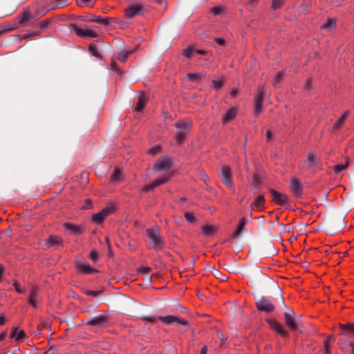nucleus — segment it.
Returning <instances> with one entry per match:
<instances>
[{
    "label": "nucleus",
    "mask_w": 354,
    "mask_h": 354,
    "mask_svg": "<svg viewBox=\"0 0 354 354\" xmlns=\"http://www.w3.org/2000/svg\"><path fill=\"white\" fill-rule=\"evenodd\" d=\"M148 239L153 244V248L160 250L164 248V241L157 226H153L147 230Z\"/></svg>",
    "instance_id": "obj_1"
},
{
    "label": "nucleus",
    "mask_w": 354,
    "mask_h": 354,
    "mask_svg": "<svg viewBox=\"0 0 354 354\" xmlns=\"http://www.w3.org/2000/svg\"><path fill=\"white\" fill-rule=\"evenodd\" d=\"M265 96V88L263 86H259L257 89V93L254 98V114L259 115L263 110V101Z\"/></svg>",
    "instance_id": "obj_2"
},
{
    "label": "nucleus",
    "mask_w": 354,
    "mask_h": 354,
    "mask_svg": "<svg viewBox=\"0 0 354 354\" xmlns=\"http://www.w3.org/2000/svg\"><path fill=\"white\" fill-rule=\"evenodd\" d=\"M162 323L165 325H186L187 322L179 316L174 315H166V316H160L158 318Z\"/></svg>",
    "instance_id": "obj_3"
},
{
    "label": "nucleus",
    "mask_w": 354,
    "mask_h": 354,
    "mask_svg": "<svg viewBox=\"0 0 354 354\" xmlns=\"http://www.w3.org/2000/svg\"><path fill=\"white\" fill-rule=\"evenodd\" d=\"M221 177L223 183L231 189L234 191L233 181H232V174L229 166L223 165L221 167Z\"/></svg>",
    "instance_id": "obj_4"
},
{
    "label": "nucleus",
    "mask_w": 354,
    "mask_h": 354,
    "mask_svg": "<svg viewBox=\"0 0 354 354\" xmlns=\"http://www.w3.org/2000/svg\"><path fill=\"white\" fill-rule=\"evenodd\" d=\"M33 19L30 8H26L18 16V24L19 26H25Z\"/></svg>",
    "instance_id": "obj_5"
},
{
    "label": "nucleus",
    "mask_w": 354,
    "mask_h": 354,
    "mask_svg": "<svg viewBox=\"0 0 354 354\" xmlns=\"http://www.w3.org/2000/svg\"><path fill=\"white\" fill-rule=\"evenodd\" d=\"M73 30L79 37L95 38L97 36L95 31L88 28H81L76 25L73 26Z\"/></svg>",
    "instance_id": "obj_6"
},
{
    "label": "nucleus",
    "mask_w": 354,
    "mask_h": 354,
    "mask_svg": "<svg viewBox=\"0 0 354 354\" xmlns=\"http://www.w3.org/2000/svg\"><path fill=\"white\" fill-rule=\"evenodd\" d=\"M257 308L260 311H265L266 313L272 312L274 306V305L266 298H261L257 303Z\"/></svg>",
    "instance_id": "obj_7"
},
{
    "label": "nucleus",
    "mask_w": 354,
    "mask_h": 354,
    "mask_svg": "<svg viewBox=\"0 0 354 354\" xmlns=\"http://www.w3.org/2000/svg\"><path fill=\"white\" fill-rule=\"evenodd\" d=\"M171 166V160L167 157H160L157 160L153 166L155 171H159L161 170H166Z\"/></svg>",
    "instance_id": "obj_8"
},
{
    "label": "nucleus",
    "mask_w": 354,
    "mask_h": 354,
    "mask_svg": "<svg viewBox=\"0 0 354 354\" xmlns=\"http://www.w3.org/2000/svg\"><path fill=\"white\" fill-rule=\"evenodd\" d=\"M270 192L272 196V201L276 204L284 205L288 203V198L286 194L274 189H270Z\"/></svg>",
    "instance_id": "obj_9"
},
{
    "label": "nucleus",
    "mask_w": 354,
    "mask_h": 354,
    "mask_svg": "<svg viewBox=\"0 0 354 354\" xmlns=\"http://www.w3.org/2000/svg\"><path fill=\"white\" fill-rule=\"evenodd\" d=\"M143 6L141 3L132 5L125 10V15L128 18H133L142 13Z\"/></svg>",
    "instance_id": "obj_10"
},
{
    "label": "nucleus",
    "mask_w": 354,
    "mask_h": 354,
    "mask_svg": "<svg viewBox=\"0 0 354 354\" xmlns=\"http://www.w3.org/2000/svg\"><path fill=\"white\" fill-rule=\"evenodd\" d=\"M62 239L56 235H50L45 240V244L47 248L57 247L62 244Z\"/></svg>",
    "instance_id": "obj_11"
},
{
    "label": "nucleus",
    "mask_w": 354,
    "mask_h": 354,
    "mask_svg": "<svg viewBox=\"0 0 354 354\" xmlns=\"http://www.w3.org/2000/svg\"><path fill=\"white\" fill-rule=\"evenodd\" d=\"M319 165V160L314 152L310 151L308 154L306 167L308 169H314Z\"/></svg>",
    "instance_id": "obj_12"
},
{
    "label": "nucleus",
    "mask_w": 354,
    "mask_h": 354,
    "mask_svg": "<svg viewBox=\"0 0 354 354\" xmlns=\"http://www.w3.org/2000/svg\"><path fill=\"white\" fill-rule=\"evenodd\" d=\"M64 226L66 230L71 231L73 234H81L84 232V229L80 225H73L70 223H65Z\"/></svg>",
    "instance_id": "obj_13"
},
{
    "label": "nucleus",
    "mask_w": 354,
    "mask_h": 354,
    "mask_svg": "<svg viewBox=\"0 0 354 354\" xmlns=\"http://www.w3.org/2000/svg\"><path fill=\"white\" fill-rule=\"evenodd\" d=\"M168 179H169V176H167L160 178L159 179L155 180L151 184L147 185L145 187H143L142 190L149 191L150 189H152L154 187L166 183L168 180Z\"/></svg>",
    "instance_id": "obj_14"
},
{
    "label": "nucleus",
    "mask_w": 354,
    "mask_h": 354,
    "mask_svg": "<svg viewBox=\"0 0 354 354\" xmlns=\"http://www.w3.org/2000/svg\"><path fill=\"white\" fill-rule=\"evenodd\" d=\"M218 229V227L212 224H205L201 227V231L205 236H211L214 234Z\"/></svg>",
    "instance_id": "obj_15"
},
{
    "label": "nucleus",
    "mask_w": 354,
    "mask_h": 354,
    "mask_svg": "<svg viewBox=\"0 0 354 354\" xmlns=\"http://www.w3.org/2000/svg\"><path fill=\"white\" fill-rule=\"evenodd\" d=\"M290 189L291 191L295 195L301 194L302 187L300 182L297 178H292L290 181Z\"/></svg>",
    "instance_id": "obj_16"
},
{
    "label": "nucleus",
    "mask_w": 354,
    "mask_h": 354,
    "mask_svg": "<svg viewBox=\"0 0 354 354\" xmlns=\"http://www.w3.org/2000/svg\"><path fill=\"white\" fill-rule=\"evenodd\" d=\"M236 109L234 107H232L226 112L225 115L223 117V122L227 123L234 119L236 115Z\"/></svg>",
    "instance_id": "obj_17"
},
{
    "label": "nucleus",
    "mask_w": 354,
    "mask_h": 354,
    "mask_svg": "<svg viewBox=\"0 0 354 354\" xmlns=\"http://www.w3.org/2000/svg\"><path fill=\"white\" fill-rule=\"evenodd\" d=\"M286 324L292 330H295L297 328V324L293 316L289 314H284Z\"/></svg>",
    "instance_id": "obj_18"
},
{
    "label": "nucleus",
    "mask_w": 354,
    "mask_h": 354,
    "mask_svg": "<svg viewBox=\"0 0 354 354\" xmlns=\"http://www.w3.org/2000/svg\"><path fill=\"white\" fill-rule=\"evenodd\" d=\"M269 323H270L271 328L274 330H275L277 333H278L279 334H280L283 336H286L287 335V332L285 330L283 327L279 323L274 322V321L269 322Z\"/></svg>",
    "instance_id": "obj_19"
},
{
    "label": "nucleus",
    "mask_w": 354,
    "mask_h": 354,
    "mask_svg": "<svg viewBox=\"0 0 354 354\" xmlns=\"http://www.w3.org/2000/svg\"><path fill=\"white\" fill-rule=\"evenodd\" d=\"M26 336V333L23 330H19L17 328L12 329L10 333V338L15 339L16 341H19Z\"/></svg>",
    "instance_id": "obj_20"
},
{
    "label": "nucleus",
    "mask_w": 354,
    "mask_h": 354,
    "mask_svg": "<svg viewBox=\"0 0 354 354\" xmlns=\"http://www.w3.org/2000/svg\"><path fill=\"white\" fill-rule=\"evenodd\" d=\"M248 223V221L245 218H242L238 224L236 230L233 232V237H237L244 230V226Z\"/></svg>",
    "instance_id": "obj_21"
},
{
    "label": "nucleus",
    "mask_w": 354,
    "mask_h": 354,
    "mask_svg": "<svg viewBox=\"0 0 354 354\" xmlns=\"http://www.w3.org/2000/svg\"><path fill=\"white\" fill-rule=\"evenodd\" d=\"M176 127L180 131L187 132L192 127V123L189 121H180L176 124Z\"/></svg>",
    "instance_id": "obj_22"
},
{
    "label": "nucleus",
    "mask_w": 354,
    "mask_h": 354,
    "mask_svg": "<svg viewBox=\"0 0 354 354\" xmlns=\"http://www.w3.org/2000/svg\"><path fill=\"white\" fill-rule=\"evenodd\" d=\"M133 50H121L118 53V59L121 62H125L129 55L133 53Z\"/></svg>",
    "instance_id": "obj_23"
},
{
    "label": "nucleus",
    "mask_w": 354,
    "mask_h": 354,
    "mask_svg": "<svg viewBox=\"0 0 354 354\" xmlns=\"http://www.w3.org/2000/svg\"><path fill=\"white\" fill-rule=\"evenodd\" d=\"M348 116V112H344L342 115L335 122L333 125V129H339L345 122L346 118Z\"/></svg>",
    "instance_id": "obj_24"
},
{
    "label": "nucleus",
    "mask_w": 354,
    "mask_h": 354,
    "mask_svg": "<svg viewBox=\"0 0 354 354\" xmlns=\"http://www.w3.org/2000/svg\"><path fill=\"white\" fill-rule=\"evenodd\" d=\"M146 103H147V99H146L145 96L143 94L140 95L138 97L135 110L136 111H142V109L145 107Z\"/></svg>",
    "instance_id": "obj_25"
},
{
    "label": "nucleus",
    "mask_w": 354,
    "mask_h": 354,
    "mask_svg": "<svg viewBox=\"0 0 354 354\" xmlns=\"http://www.w3.org/2000/svg\"><path fill=\"white\" fill-rule=\"evenodd\" d=\"M106 216L103 214L102 211L93 214L91 217L92 221L95 224H100L103 222Z\"/></svg>",
    "instance_id": "obj_26"
},
{
    "label": "nucleus",
    "mask_w": 354,
    "mask_h": 354,
    "mask_svg": "<svg viewBox=\"0 0 354 354\" xmlns=\"http://www.w3.org/2000/svg\"><path fill=\"white\" fill-rule=\"evenodd\" d=\"M336 25V21L335 19L330 18L322 26V28L330 31L335 28Z\"/></svg>",
    "instance_id": "obj_27"
},
{
    "label": "nucleus",
    "mask_w": 354,
    "mask_h": 354,
    "mask_svg": "<svg viewBox=\"0 0 354 354\" xmlns=\"http://www.w3.org/2000/svg\"><path fill=\"white\" fill-rule=\"evenodd\" d=\"M116 210L115 206L113 205H109L104 207L101 211L103 214L107 217L108 216L113 214Z\"/></svg>",
    "instance_id": "obj_28"
},
{
    "label": "nucleus",
    "mask_w": 354,
    "mask_h": 354,
    "mask_svg": "<svg viewBox=\"0 0 354 354\" xmlns=\"http://www.w3.org/2000/svg\"><path fill=\"white\" fill-rule=\"evenodd\" d=\"M79 270L84 273L88 274L93 271V269L88 263H83L79 265Z\"/></svg>",
    "instance_id": "obj_29"
},
{
    "label": "nucleus",
    "mask_w": 354,
    "mask_h": 354,
    "mask_svg": "<svg viewBox=\"0 0 354 354\" xmlns=\"http://www.w3.org/2000/svg\"><path fill=\"white\" fill-rule=\"evenodd\" d=\"M104 322V318L102 317H95L91 319L87 322L88 324L90 325H97Z\"/></svg>",
    "instance_id": "obj_30"
},
{
    "label": "nucleus",
    "mask_w": 354,
    "mask_h": 354,
    "mask_svg": "<svg viewBox=\"0 0 354 354\" xmlns=\"http://www.w3.org/2000/svg\"><path fill=\"white\" fill-rule=\"evenodd\" d=\"M264 202V196L263 195H260L256 198L255 201L253 203V205H254L257 207H263Z\"/></svg>",
    "instance_id": "obj_31"
},
{
    "label": "nucleus",
    "mask_w": 354,
    "mask_h": 354,
    "mask_svg": "<svg viewBox=\"0 0 354 354\" xmlns=\"http://www.w3.org/2000/svg\"><path fill=\"white\" fill-rule=\"evenodd\" d=\"M335 340V337L332 335L328 336L326 339L324 341V349L326 353H329V345L331 342Z\"/></svg>",
    "instance_id": "obj_32"
},
{
    "label": "nucleus",
    "mask_w": 354,
    "mask_h": 354,
    "mask_svg": "<svg viewBox=\"0 0 354 354\" xmlns=\"http://www.w3.org/2000/svg\"><path fill=\"white\" fill-rule=\"evenodd\" d=\"M283 77V71H279L277 73L276 76L274 77V78L273 79V81H272V84L274 86H277V84L278 83L280 82V81L282 80Z\"/></svg>",
    "instance_id": "obj_33"
},
{
    "label": "nucleus",
    "mask_w": 354,
    "mask_h": 354,
    "mask_svg": "<svg viewBox=\"0 0 354 354\" xmlns=\"http://www.w3.org/2000/svg\"><path fill=\"white\" fill-rule=\"evenodd\" d=\"M13 286L17 292H18L19 294H23L25 292V289L21 287L20 283L18 282L17 281H14Z\"/></svg>",
    "instance_id": "obj_34"
},
{
    "label": "nucleus",
    "mask_w": 354,
    "mask_h": 354,
    "mask_svg": "<svg viewBox=\"0 0 354 354\" xmlns=\"http://www.w3.org/2000/svg\"><path fill=\"white\" fill-rule=\"evenodd\" d=\"M122 177V172L119 169H115L111 176L112 180H120Z\"/></svg>",
    "instance_id": "obj_35"
},
{
    "label": "nucleus",
    "mask_w": 354,
    "mask_h": 354,
    "mask_svg": "<svg viewBox=\"0 0 354 354\" xmlns=\"http://www.w3.org/2000/svg\"><path fill=\"white\" fill-rule=\"evenodd\" d=\"M39 290L37 287L33 286L30 290L28 298L37 299Z\"/></svg>",
    "instance_id": "obj_36"
},
{
    "label": "nucleus",
    "mask_w": 354,
    "mask_h": 354,
    "mask_svg": "<svg viewBox=\"0 0 354 354\" xmlns=\"http://www.w3.org/2000/svg\"><path fill=\"white\" fill-rule=\"evenodd\" d=\"M151 268L149 267L143 266L139 268V273L142 274H147V279L150 280L151 276L149 274Z\"/></svg>",
    "instance_id": "obj_37"
},
{
    "label": "nucleus",
    "mask_w": 354,
    "mask_h": 354,
    "mask_svg": "<svg viewBox=\"0 0 354 354\" xmlns=\"http://www.w3.org/2000/svg\"><path fill=\"white\" fill-rule=\"evenodd\" d=\"M183 55L187 58H192L194 56L195 53L193 48H188L183 51Z\"/></svg>",
    "instance_id": "obj_38"
},
{
    "label": "nucleus",
    "mask_w": 354,
    "mask_h": 354,
    "mask_svg": "<svg viewBox=\"0 0 354 354\" xmlns=\"http://www.w3.org/2000/svg\"><path fill=\"white\" fill-rule=\"evenodd\" d=\"M347 167V164L343 165V164H338L334 167V171L335 174H338L341 172L342 171L346 169Z\"/></svg>",
    "instance_id": "obj_39"
},
{
    "label": "nucleus",
    "mask_w": 354,
    "mask_h": 354,
    "mask_svg": "<svg viewBox=\"0 0 354 354\" xmlns=\"http://www.w3.org/2000/svg\"><path fill=\"white\" fill-rule=\"evenodd\" d=\"M284 0H272V8L274 10L279 9L283 4Z\"/></svg>",
    "instance_id": "obj_40"
},
{
    "label": "nucleus",
    "mask_w": 354,
    "mask_h": 354,
    "mask_svg": "<svg viewBox=\"0 0 354 354\" xmlns=\"http://www.w3.org/2000/svg\"><path fill=\"white\" fill-rule=\"evenodd\" d=\"M213 87L216 89H219L223 86V81L217 79L212 81Z\"/></svg>",
    "instance_id": "obj_41"
},
{
    "label": "nucleus",
    "mask_w": 354,
    "mask_h": 354,
    "mask_svg": "<svg viewBox=\"0 0 354 354\" xmlns=\"http://www.w3.org/2000/svg\"><path fill=\"white\" fill-rule=\"evenodd\" d=\"M185 217L190 223H193L195 221V216L192 212H185Z\"/></svg>",
    "instance_id": "obj_42"
},
{
    "label": "nucleus",
    "mask_w": 354,
    "mask_h": 354,
    "mask_svg": "<svg viewBox=\"0 0 354 354\" xmlns=\"http://www.w3.org/2000/svg\"><path fill=\"white\" fill-rule=\"evenodd\" d=\"M109 19H110L109 18L102 19V18L98 17L95 19H94L93 21L97 22V23H98V24L107 25L109 23Z\"/></svg>",
    "instance_id": "obj_43"
},
{
    "label": "nucleus",
    "mask_w": 354,
    "mask_h": 354,
    "mask_svg": "<svg viewBox=\"0 0 354 354\" xmlns=\"http://www.w3.org/2000/svg\"><path fill=\"white\" fill-rule=\"evenodd\" d=\"M90 257L93 262H96L99 259V254L95 250H92L90 253Z\"/></svg>",
    "instance_id": "obj_44"
},
{
    "label": "nucleus",
    "mask_w": 354,
    "mask_h": 354,
    "mask_svg": "<svg viewBox=\"0 0 354 354\" xmlns=\"http://www.w3.org/2000/svg\"><path fill=\"white\" fill-rule=\"evenodd\" d=\"M201 76L199 73H189L187 74V77L192 81H195L198 80Z\"/></svg>",
    "instance_id": "obj_45"
},
{
    "label": "nucleus",
    "mask_w": 354,
    "mask_h": 354,
    "mask_svg": "<svg viewBox=\"0 0 354 354\" xmlns=\"http://www.w3.org/2000/svg\"><path fill=\"white\" fill-rule=\"evenodd\" d=\"M89 50L91 52L93 55H94L95 57H99L100 56L99 52H98L97 48L95 46L91 45L89 46Z\"/></svg>",
    "instance_id": "obj_46"
},
{
    "label": "nucleus",
    "mask_w": 354,
    "mask_h": 354,
    "mask_svg": "<svg viewBox=\"0 0 354 354\" xmlns=\"http://www.w3.org/2000/svg\"><path fill=\"white\" fill-rule=\"evenodd\" d=\"M187 132L179 131L176 136V140L178 142H181L184 140L185 134Z\"/></svg>",
    "instance_id": "obj_47"
},
{
    "label": "nucleus",
    "mask_w": 354,
    "mask_h": 354,
    "mask_svg": "<svg viewBox=\"0 0 354 354\" xmlns=\"http://www.w3.org/2000/svg\"><path fill=\"white\" fill-rule=\"evenodd\" d=\"M160 149V146L156 145L153 147H151L150 149H149L148 153L151 154H155L158 153Z\"/></svg>",
    "instance_id": "obj_48"
},
{
    "label": "nucleus",
    "mask_w": 354,
    "mask_h": 354,
    "mask_svg": "<svg viewBox=\"0 0 354 354\" xmlns=\"http://www.w3.org/2000/svg\"><path fill=\"white\" fill-rule=\"evenodd\" d=\"M166 353L176 354V348L172 346H169L164 350V354Z\"/></svg>",
    "instance_id": "obj_49"
},
{
    "label": "nucleus",
    "mask_w": 354,
    "mask_h": 354,
    "mask_svg": "<svg viewBox=\"0 0 354 354\" xmlns=\"http://www.w3.org/2000/svg\"><path fill=\"white\" fill-rule=\"evenodd\" d=\"M85 293L87 295L93 296V297H97L100 293V291H95V290H86Z\"/></svg>",
    "instance_id": "obj_50"
},
{
    "label": "nucleus",
    "mask_w": 354,
    "mask_h": 354,
    "mask_svg": "<svg viewBox=\"0 0 354 354\" xmlns=\"http://www.w3.org/2000/svg\"><path fill=\"white\" fill-rule=\"evenodd\" d=\"M29 304L34 308L37 307V299L28 298Z\"/></svg>",
    "instance_id": "obj_51"
},
{
    "label": "nucleus",
    "mask_w": 354,
    "mask_h": 354,
    "mask_svg": "<svg viewBox=\"0 0 354 354\" xmlns=\"http://www.w3.org/2000/svg\"><path fill=\"white\" fill-rule=\"evenodd\" d=\"M48 24H49L48 21H43L38 24V26L40 27L41 28H45L48 26Z\"/></svg>",
    "instance_id": "obj_52"
},
{
    "label": "nucleus",
    "mask_w": 354,
    "mask_h": 354,
    "mask_svg": "<svg viewBox=\"0 0 354 354\" xmlns=\"http://www.w3.org/2000/svg\"><path fill=\"white\" fill-rule=\"evenodd\" d=\"M350 346V353L354 354V341H351L348 343Z\"/></svg>",
    "instance_id": "obj_53"
},
{
    "label": "nucleus",
    "mask_w": 354,
    "mask_h": 354,
    "mask_svg": "<svg viewBox=\"0 0 354 354\" xmlns=\"http://www.w3.org/2000/svg\"><path fill=\"white\" fill-rule=\"evenodd\" d=\"M194 52L195 53V54H199L202 55H205L207 54V52L203 50H194Z\"/></svg>",
    "instance_id": "obj_54"
},
{
    "label": "nucleus",
    "mask_w": 354,
    "mask_h": 354,
    "mask_svg": "<svg viewBox=\"0 0 354 354\" xmlns=\"http://www.w3.org/2000/svg\"><path fill=\"white\" fill-rule=\"evenodd\" d=\"M216 41L219 44V45H224L225 44V39H223V38H216Z\"/></svg>",
    "instance_id": "obj_55"
},
{
    "label": "nucleus",
    "mask_w": 354,
    "mask_h": 354,
    "mask_svg": "<svg viewBox=\"0 0 354 354\" xmlns=\"http://www.w3.org/2000/svg\"><path fill=\"white\" fill-rule=\"evenodd\" d=\"M4 324H5L4 315L3 314H1L0 315V326L3 325Z\"/></svg>",
    "instance_id": "obj_56"
},
{
    "label": "nucleus",
    "mask_w": 354,
    "mask_h": 354,
    "mask_svg": "<svg viewBox=\"0 0 354 354\" xmlns=\"http://www.w3.org/2000/svg\"><path fill=\"white\" fill-rule=\"evenodd\" d=\"M207 348L206 346H204L200 351L199 354H207Z\"/></svg>",
    "instance_id": "obj_57"
},
{
    "label": "nucleus",
    "mask_w": 354,
    "mask_h": 354,
    "mask_svg": "<svg viewBox=\"0 0 354 354\" xmlns=\"http://www.w3.org/2000/svg\"><path fill=\"white\" fill-rule=\"evenodd\" d=\"M212 12L214 15H218L220 13V8L218 7H214L212 8Z\"/></svg>",
    "instance_id": "obj_58"
},
{
    "label": "nucleus",
    "mask_w": 354,
    "mask_h": 354,
    "mask_svg": "<svg viewBox=\"0 0 354 354\" xmlns=\"http://www.w3.org/2000/svg\"><path fill=\"white\" fill-rule=\"evenodd\" d=\"M271 135H272L271 131L270 130H268L266 131V138H267V141L268 142L270 140Z\"/></svg>",
    "instance_id": "obj_59"
},
{
    "label": "nucleus",
    "mask_w": 354,
    "mask_h": 354,
    "mask_svg": "<svg viewBox=\"0 0 354 354\" xmlns=\"http://www.w3.org/2000/svg\"><path fill=\"white\" fill-rule=\"evenodd\" d=\"M82 2H80L79 3V5L81 6H83L84 4H86L88 3V2H90L91 0H81Z\"/></svg>",
    "instance_id": "obj_60"
},
{
    "label": "nucleus",
    "mask_w": 354,
    "mask_h": 354,
    "mask_svg": "<svg viewBox=\"0 0 354 354\" xmlns=\"http://www.w3.org/2000/svg\"><path fill=\"white\" fill-rule=\"evenodd\" d=\"M237 92H238V91H237V90H236V89H233V90L231 91L230 94H231V95H232V96H235V95H236Z\"/></svg>",
    "instance_id": "obj_61"
},
{
    "label": "nucleus",
    "mask_w": 354,
    "mask_h": 354,
    "mask_svg": "<svg viewBox=\"0 0 354 354\" xmlns=\"http://www.w3.org/2000/svg\"><path fill=\"white\" fill-rule=\"evenodd\" d=\"M284 314H289L290 316H293L294 315V312L292 310H288V312H286Z\"/></svg>",
    "instance_id": "obj_62"
},
{
    "label": "nucleus",
    "mask_w": 354,
    "mask_h": 354,
    "mask_svg": "<svg viewBox=\"0 0 354 354\" xmlns=\"http://www.w3.org/2000/svg\"><path fill=\"white\" fill-rule=\"evenodd\" d=\"M5 337H6V333H2L1 334H0V341L3 340Z\"/></svg>",
    "instance_id": "obj_63"
},
{
    "label": "nucleus",
    "mask_w": 354,
    "mask_h": 354,
    "mask_svg": "<svg viewBox=\"0 0 354 354\" xmlns=\"http://www.w3.org/2000/svg\"><path fill=\"white\" fill-rule=\"evenodd\" d=\"M202 179L205 183H207L208 177L205 174H204L202 176Z\"/></svg>",
    "instance_id": "obj_64"
}]
</instances>
